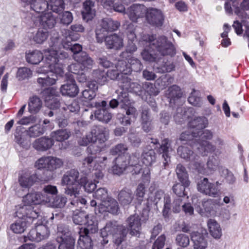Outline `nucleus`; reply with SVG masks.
Masks as SVG:
<instances>
[{
    "mask_svg": "<svg viewBox=\"0 0 249 249\" xmlns=\"http://www.w3.org/2000/svg\"><path fill=\"white\" fill-rule=\"evenodd\" d=\"M60 41L58 34H54V36L51 38L50 47L44 51L46 62L48 65V68L50 71L49 75L37 79L38 83L42 86H48L54 84L57 79L58 76H62L63 73V66L60 60L68 57V53L61 51L60 53L54 50L59 44Z\"/></svg>",
    "mask_w": 249,
    "mask_h": 249,
    "instance_id": "f257e3e1",
    "label": "nucleus"
},
{
    "mask_svg": "<svg viewBox=\"0 0 249 249\" xmlns=\"http://www.w3.org/2000/svg\"><path fill=\"white\" fill-rule=\"evenodd\" d=\"M141 45L145 46V48L141 53L143 60L146 61L153 62L156 57L152 53L154 49L162 55L174 56L176 53V48L173 44L169 41L165 36H161L156 40L153 36L144 35L140 41Z\"/></svg>",
    "mask_w": 249,
    "mask_h": 249,
    "instance_id": "f03ea898",
    "label": "nucleus"
},
{
    "mask_svg": "<svg viewBox=\"0 0 249 249\" xmlns=\"http://www.w3.org/2000/svg\"><path fill=\"white\" fill-rule=\"evenodd\" d=\"M213 137L212 133L205 130L203 131H198L196 133L194 131L182 133L181 134L180 140L181 141H194L193 146L196 147L200 154L202 156H206L208 153L214 151V147L210 144L207 140H210Z\"/></svg>",
    "mask_w": 249,
    "mask_h": 249,
    "instance_id": "7ed1b4c3",
    "label": "nucleus"
},
{
    "mask_svg": "<svg viewBox=\"0 0 249 249\" xmlns=\"http://www.w3.org/2000/svg\"><path fill=\"white\" fill-rule=\"evenodd\" d=\"M87 181L86 177L79 178V172L74 169L67 171L63 176L61 184L63 186H67L65 189V193L71 196H77L79 195L81 185Z\"/></svg>",
    "mask_w": 249,
    "mask_h": 249,
    "instance_id": "20e7f679",
    "label": "nucleus"
},
{
    "mask_svg": "<svg viewBox=\"0 0 249 249\" xmlns=\"http://www.w3.org/2000/svg\"><path fill=\"white\" fill-rule=\"evenodd\" d=\"M108 138V131L103 127L95 126L90 132L78 140V144L81 146H87L89 143H93L95 149L104 146V143Z\"/></svg>",
    "mask_w": 249,
    "mask_h": 249,
    "instance_id": "39448f33",
    "label": "nucleus"
},
{
    "mask_svg": "<svg viewBox=\"0 0 249 249\" xmlns=\"http://www.w3.org/2000/svg\"><path fill=\"white\" fill-rule=\"evenodd\" d=\"M127 232L124 226H117L111 222H109L101 230V235L102 237H106L109 235H112L114 243L119 245L124 240Z\"/></svg>",
    "mask_w": 249,
    "mask_h": 249,
    "instance_id": "423d86ee",
    "label": "nucleus"
},
{
    "mask_svg": "<svg viewBox=\"0 0 249 249\" xmlns=\"http://www.w3.org/2000/svg\"><path fill=\"white\" fill-rule=\"evenodd\" d=\"M125 60H119L117 64L118 70L123 74H128L132 71H140L142 68L140 61L137 58L130 55Z\"/></svg>",
    "mask_w": 249,
    "mask_h": 249,
    "instance_id": "0eeeda50",
    "label": "nucleus"
},
{
    "mask_svg": "<svg viewBox=\"0 0 249 249\" xmlns=\"http://www.w3.org/2000/svg\"><path fill=\"white\" fill-rule=\"evenodd\" d=\"M120 23L117 21L113 20L111 18L103 19L99 23L96 30V39L98 42L103 41L106 33L118 29Z\"/></svg>",
    "mask_w": 249,
    "mask_h": 249,
    "instance_id": "6e6552de",
    "label": "nucleus"
},
{
    "mask_svg": "<svg viewBox=\"0 0 249 249\" xmlns=\"http://www.w3.org/2000/svg\"><path fill=\"white\" fill-rule=\"evenodd\" d=\"M176 173L178 180L181 184L177 183L173 187L174 192L178 196L182 197L185 195V188L190 185L188 176L185 168L179 164L177 166Z\"/></svg>",
    "mask_w": 249,
    "mask_h": 249,
    "instance_id": "1a4fd4ad",
    "label": "nucleus"
},
{
    "mask_svg": "<svg viewBox=\"0 0 249 249\" xmlns=\"http://www.w3.org/2000/svg\"><path fill=\"white\" fill-rule=\"evenodd\" d=\"M218 182L213 183L208 181L207 178H204L198 184V190L206 195L216 197L219 195L220 189Z\"/></svg>",
    "mask_w": 249,
    "mask_h": 249,
    "instance_id": "9d476101",
    "label": "nucleus"
},
{
    "mask_svg": "<svg viewBox=\"0 0 249 249\" xmlns=\"http://www.w3.org/2000/svg\"><path fill=\"white\" fill-rule=\"evenodd\" d=\"M16 216L19 219L28 221V223H32L34 220L38 216V212L34 210L31 206L25 204L17 207Z\"/></svg>",
    "mask_w": 249,
    "mask_h": 249,
    "instance_id": "9b49d317",
    "label": "nucleus"
},
{
    "mask_svg": "<svg viewBox=\"0 0 249 249\" xmlns=\"http://www.w3.org/2000/svg\"><path fill=\"white\" fill-rule=\"evenodd\" d=\"M145 17L148 23L157 27L161 26L164 20L162 12L157 8L147 9Z\"/></svg>",
    "mask_w": 249,
    "mask_h": 249,
    "instance_id": "f8f14e48",
    "label": "nucleus"
},
{
    "mask_svg": "<svg viewBox=\"0 0 249 249\" xmlns=\"http://www.w3.org/2000/svg\"><path fill=\"white\" fill-rule=\"evenodd\" d=\"M147 8L142 4H134L128 7L125 14L130 20L137 22L139 19L143 18L146 15Z\"/></svg>",
    "mask_w": 249,
    "mask_h": 249,
    "instance_id": "ddd939ff",
    "label": "nucleus"
},
{
    "mask_svg": "<svg viewBox=\"0 0 249 249\" xmlns=\"http://www.w3.org/2000/svg\"><path fill=\"white\" fill-rule=\"evenodd\" d=\"M22 201L25 204L31 206L50 202V197L47 194L43 195L39 192H31L24 196Z\"/></svg>",
    "mask_w": 249,
    "mask_h": 249,
    "instance_id": "4468645a",
    "label": "nucleus"
},
{
    "mask_svg": "<svg viewBox=\"0 0 249 249\" xmlns=\"http://www.w3.org/2000/svg\"><path fill=\"white\" fill-rule=\"evenodd\" d=\"M150 174L149 169H145L142 175V182L138 184L135 192L136 199L140 203H141L143 200L146 187L150 182Z\"/></svg>",
    "mask_w": 249,
    "mask_h": 249,
    "instance_id": "2eb2a0df",
    "label": "nucleus"
},
{
    "mask_svg": "<svg viewBox=\"0 0 249 249\" xmlns=\"http://www.w3.org/2000/svg\"><path fill=\"white\" fill-rule=\"evenodd\" d=\"M46 106L51 109H56L60 107V103L56 97V90L53 88L44 89L42 92Z\"/></svg>",
    "mask_w": 249,
    "mask_h": 249,
    "instance_id": "dca6fc26",
    "label": "nucleus"
},
{
    "mask_svg": "<svg viewBox=\"0 0 249 249\" xmlns=\"http://www.w3.org/2000/svg\"><path fill=\"white\" fill-rule=\"evenodd\" d=\"M178 154L181 158L191 161L192 165H194L198 171L201 172L200 168L202 167L200 163H198L195 160H197V156L193 155V152L190 149L188 145H185L179 147L178 150Z\"/></svg>",
    "mask_w": 249,
    "mask_h": 249,
    "instance_id": "f3484780",
    "label": "nucleus"
},
{
    "mask_svg": "<svg viewBox=\"0 0 249 249\" xmlns=\"http://www.w3.org/2000/svg\"><path fill=\"white\" fill-rule=\"evenodd\" d=\"M104 39L107 49L119 50L124 46L123 37L121 35L114 34L107 36Z\"/></svg>",
    "mask_w": 249,
    "mask_h": 249,
    "instance_id": "a211bd4d",
    "label": "nucleus"
},
{
    "mask_svg": "<svg viewBox=\"0 0 249 249\" xmlns=\"http://www.w3.org/2000/svg\"><path fill=\"white\" fill-rule=\"evenodd\" d=\"M60 92L63 95L75 97L79 92V89L73 77L70 76L66 83L61 86Z\"/></svg>",
    "mask_w": 249,
    "mask_h": 249,
    "instance_id": "6ab92c4d",
    "label": "nucleus"
},
{
    "mask_svg": "<svg viewBox=\"0 0 249 249\" xmlns=\"http://www.w3.org/2000/svg\"><path fill=\"white\" fill-rule=\"evenodd\" d=\"M119 206L117 202L114 199L109 198L106 201H103L98 206L95 211L99 213H103L108 212L112 214H116L119 211Z\"/></svg>",
    "mask_w": 249,
    "mask_h": 249,
    "instance_id": "aec40b11",
    "label": "nucleus"
},
{
    "mask_svg": "<svg viewBox=\"0 0 249 249\" xmlns=\"http://www.w3.org/2000/svg\"><path fill=\"white\" fill-rule=\"evenodd\" d=\"M107 102L103 101L101 103H96L95 107L97 110L95 111V117L100 121L108 123L112 116L107 110Z\"/></svg>",
    "mask_w": 249,
    "mask_h": 249,
    "instance_id": "412c9836",
    "label": "nucleus"
},
{
    "mask_svg": "<svg viewBox=\"0 0 249 249\" xmlns=\"http://www.w3.org/2000/svg\"><path fill=\"white\" fill-rule=\"evenodd\" d=\"M118 99L122 103V107L126 110V114L127 115H131L135 118L138 113L136 109L131 105L127 93H122L119 95Z\"/></svg>",
    "mask_w": 249,
    "mask_h": 249,
    "instance_id": "4be33fe9",
    "label": "nucleus"
},
{
    "mask_svg": "<svg viewBox=\"0 0 249 249\" xmlns=\"http://www.w3.org/2000/svg\"><path fill=\"white\" fill-rule=\"evenodd\" d=\"M59 243L58 249H74L75 239L69 233H65L57 237Z\"/></svg>",
    "mask_w": 249,
    "mask_h": 249,
    "instance_id": "5701e85b",
    "label": "nucleus"
},
{
    "mask_svg": "<svg viewBox=\"0 0 249 249\" xmlns=\"http://www.w3.org/2000/svg\"><path fill=\"white\" fill-rule=\"evenodd\" d=\"M128 230L132 235L137 236L140 234L141 230V219L137 215L130 216L127 219Z\"/></svg>",
    "mask_w": 249,
    "mask_h": 249,
    "instance_id": "b1692460",
    "label": "nucleus"
},
{
    "mask_svg": "<svg viewBox=\"0 0 249 249\" xmlns=\"http://www.w3.org/2000/svg\"><path fill=\"white\" fill-rule=\"evenodd\" d=\"M79 238L76 249H93V243L89 233H85V230L79 231Z\"/></svg>",
    "mask_w": 249,
    "mask_h": 249,
    "instance_id": "393cba45",
    "label": "nucleus"
},
{
    "mask_svg": "<svg viewBox=\"0 0 249 249\" xmlns=\"http://www.w3.org/2000/svg\"><path fill=\"white\" fill-rule=\"evenodd\" d=\"M85 228H81L79 231L85 230L86 233H94L98 231V223L96 218L92 214H88L86 220L84 223Z\"/></svg>",
    "mask_w": 249,
    "mask_h": 249,
    "instance_id": "a878e982",
    "label": "nucleus"
},
{
    "mask_svg": "<svg viewBox=\"0 0 249 249\" xmlns=\"http://www.w3.org/2000/svg\"><path fill=\"white\" fill-rule=\"evenodd\" d=\"M94 3L91 0H86L83 3V10L82 12L83 18L88 21L95 16V10L94 8Z\"/></svg>",
    "mask_w": 249,
    "mask_h": 249,
    "instance_id": "bb28decb",
    "label": "nucleus"
},
{
    "mask_svg": "<svg viewBox=\"0 0 249 249\" xmlns=\"http://www.w3.org/2000/svg\"><path fill=\"white\" fill-rule=\"evenodd\" d=\"M102 150V146H99L98 148L95 149V145H90L87 148V151L89 155L85 158L83 161V164L85 167L90 168H94V155L100 152Z\"/></svg>",
    "mask_w": 249,
    "mask_h": 249,
    "instance_id": "cd10ccee",
    "label": "nucleus"
},
{
    "mask_svg": "<svg viewBox=\"0 0 249 249\" xmlns=\"http://www.w3.org/2000/svg\"><path fill=\"white\" fill-rule=\"evenodd\" d=\"M40 25L44 29H51L55 24V19L51 12H42L39 16Z\"/></svg>",
    "mask_w": 249,
    "mask_h": 249,
    "instance_id": "c85d7f7f",
    "label": "nucleus"
},
{
    "mask_svg": "<svg viewBox=\"0 0 249 249\" xmlns=\"http://www.w3.org/2000/svg\"><path fill=\"white\" fill-rule=\"evenodd\" d=\"M53 144V141L51 139L41 137L34 141L33 146L36 150L44 151L50 148Z\"/></svg>",
    "mask_w": 249,
    "mask_h": 249,
    "instance_id": "c756f323",
    "label": "nucleus"
},
{
    "mask_svg": "<svg viewBox=\"0 0 249 249\" xmlns=\"http://www.w3.org/2000/svg\"><path fill=\"white\" fill-rule=\"evenodd\" d=\"M128 162L124 156L118 157L116 159V164L112 167V171L114 174L120 175L125 170Z\"/></svg>",
    "mask_w": 249,
    "mask_h": 249,
    "instance_id": "7c9ffc66",
    "label": "nucleus"
},
{
    "mask_svg": "<svg viewBox=\"0 0 249 249\" xmlns=\"http://www.w3.org/2000/svg\"><path fill=\"white\" fill-rule=\"evenodd\" d=\"M72 40L71 35H69V36L66 38V41L64 40L62 42V45L64 48H65L67 51L72 52L74 53L73 57L76 55L80 54L79 53L82 51V46L78 44H72L71 41Z\"/></svg>",
    "mask_w": 249,
    "mask_h": 249,
    "instance_id": "2f4dec72",
    "label": "nucleus"
},
{
    "mask_svg": "<svg viewBox=\"0 0 249 249\" xmlns=\"http://www.w3.org/2000/svg\"><path fill=\"white\" fill-rule=\"evenodd\" d=\"M207 226L210 234L215 239H219L222 235V230L220 225L214 219L207 221Z\"/></svg>",
    "mask_w": 249,
    "mask_h": 249,
    "instance_id": "473e14b6",
    "label": "nucleus"
},
{
    "mask_svg": "<svg viewBox=\"0 0 249 249\" xmlns=\"http://www.w3.org/2000/svg\"><path fill=\"white\" fill-rule=\"evenodd\" d=\"M74 59L81 64L85 71L91 69L93 65V60L85 52H81L80 54L76 55Z\"/></svg>",
    "mask_w": 249,
    "mask_h": 249,
    "instance_id": "72a5a7b5",
    "label": "nucleus"
},
{
    "mask_svg": "<svg viewBox=\"0 0 249 249\" xmlns=\"http://www.w3.org/2000/svg\"><path fill=\"white\" fill-rule=\"evenodd\" d=\"M25 5H30L31 9L37 13H41L47 7L45 0H21Z\"/></svg>",
    "mask_w": 249,
    "mask_h": 249,
    "instance_id": "f704fd0d",
    "label": "nucleus"
},
{
    "mask_svg": "<svg viewBox=\"0 0 249 249\" xmlns=\"http://www.w3.org/2000/svg\"><path fill=\"white\" fill-rule=\"evenodd\" d=\"M191 239L194 242L195 249H205L206 248L207 243L200 233L197 232H192Z\"/></svg>",
    "mask_w": 249,
    "mask_h": 249,
    "instance_id": "c9c22d12",
    "label": "nucleus"
},
{
    "mask_svg": "<svg viewBox=\"0 0 249 249\" xmlns=\"http://www.w3.org/2000/svg\"><path fill=\"white\" fill-rule=\"evenodd\" d=\"M27 61L34 65L38 64L43 58L42 53L38 50H34L26 53Z\"/></svg>",
    "mask_w": 249,
    "mask_h": 249,
    "instance_id": "e433bc0d",
    "label": "nucleus"
},
{
    "mask_svg": "<svg viewBox=\"0 0 249 249\" xmlns=\"http://www.w3.org/2000/svg\"><path fill=\"white\" fill-rule=\"evenodd\" d=\"M28 223L27 221H25L22 219H19L11 224L10 228L15 233H22L26 230V228L32 224Z\"/></svg>",
    "mask_w": 249,
    "mask_h": 249,
    "instance_id": "4c0bfd02",
    "label": "nucleus"
},
{
    "mask_svg": "<svg viewBox=\"0 0 249 249\" xmlns=\"http://www.w3.org/2000/svg\"><path fill=\"white\" fill-rule=\"evenodd\" d=\"M117 70H111L108 71L107 72H101L99 74V76L97 79L98 83L100 85L105 84L106 81H107V76L106 75L110 78L111 79L114 80L118 78L119 76V72L120 71L118 70L117 68L116 67Z\"/></svg>",
    "mask_w": 249,
    "mask_h": 249,
    "instance_id": "58836bf2",
    "label": "nucleus"
},
{
    "mask_svg": "<svg viewBox=\"0 0 249 249\" xmlns=\"http://www.w3.org/2000/svg\"><path fill=\"white\" fill-rule=\"evenodd\" d=\"M42 107V102L39 98L34 96L29 99L28 110L31 113H37Z\"/></svg>",
    "mask_w": 249,
    "mask_h": 249,
    "instance_id": "ea45409f",
    "label": "nucleus"
},
{
    "mask_svg": "<svg viewBox=\"0 0 249 249\" xmlns=\"http://www.w3.org/2000/svg\"><path fill=\"white\" fill-rule=\"evenodd\" d=\"M35 178L27 173H23L19 176L18 182L22 188H28L33 185Z\"/></svg>",
    "mask_w": 249,
    "mask_h": 249,
    "instance_id": "a19ab883",
    "label": "nucleus"
},
{
    "mask_svg": "<svg viewBox=\"0 0 249 249\" xmlns=\"http://www.w3.org/2000/svg\"><path fill=\"white\" fill-rule=\"evenodd\" d=\"M47 6L53 12L59 13L64 9L65 4L64 0H49Z\"/></svg>",
    "mask_w": 249,
    "mask_h": 249,
    "instance_id": "79ce46f5",
    "label": "nucleus"
},
{
    "mask_svg": "<svg viewBox=\"0 0 249 249\" xmlns=\"http://www.w3.org/2000/svg\"><path fill=\"white\" fill-rule=\"evenodd\" d=\"M133 196L130 190H123L118 195V200L123 205L129 204L132 201Z\"/></svg>",
    "mask_w": 249,
    "mask_h": 249,
    "instance_id": "37998d69",
    "label": "nucleus"
},
{
    "mask_svg": "<svg viewBox=\"0 0 249 249\" xmlns=\"http://www.w3.org/2000/svg\"><path fill=\"white\" fill-rule=\"evenodd\" d=\"M238 2L237 0H227L225 3L226 12L229 14L232 13V8L235 13L239 16H242L241 11L238 7Z\"/></svg>",
    "mask_w": 249,
    "mask_h": 249,
    "instance_id": "c03bdc74",
    "label": "nucleus"
},
{
    "mask_svg": "<svg viewBox=\"0 0 249 249\" xmlns=\"http://www.w3.org/2000/svg\"><path fill=\"white\" fill-rule=\"evenodd\" d=\"M208 124V120L204 117H197L194 119L193 120L189 122V126L192 128H196V130L203 129L206 127Z\"/></svg>",
    "mask_w": 249,
    "mask_h": 249,
    "instance_id": "a18cd8bd",
    "label": "nucleus"
},
{
    "mask_svg": "<svg viewBox=\"0 0 249 249\" xmlns=\"http://www.w3.org/2000/svg\"><path fill=\"white\" fill-rule=\"evenodd\" d=\"M48 36V32L39 29L35 35L30 37L36 43L42 44L47 39Z\"/></svg>",
    "mask_w": 249,
    "mask_h": 249,
    "instance_id": "49530a36",
    "label": "nucleus"
},
{
    "mask_svg": "<svg viewBox=\"0 0 249 249\" xmlns=\"http://www.w3.org/2000/svg\"><path fill=\"white\" fill-rule=\"evenodd\" d=\"M156 160V154L154 150L150 149L144 152L142 156L143 163L147 166H151Z\"/></svg>",
    "mask_w": 249,
    "mask_h": 249,
    "instance_id": "de8ad7c7",
    "label": "nucleus"
},
{
    "mask_svg": "<svg viewBox=\"0 0 249 249\" xmlns=\"http://www.w3.org/2000/svg\"><path fill=\"white\" fill-rule=\"evenodd\" d=\"M51 137L56 141L62 142L67 140L70 136V132L67 130H59L53 132L51 133Z\"/></svg>",
    "mask_w": 249,
    "mask_h": 249,
    "instance_id": "09e8293b",
    "label": "nucleus"
},
{
    "mask_svg": "<svg viewBox=\"0 0 249 249\" xmlns=\"http://www.w3.org/2000/svg\"><path fill=\"white\" fill-rule=\"evenodd\" d=\"M141 119L143 130L148 132L150 129V116L148 109L146 107H143L141 113Z\"/></svg>",
    "mask_w": 249,
    "mask_h": 249,
    "instance_id": "8fccbe9b",
    "label": "nucleus"
},
{
    "mask_svg": "<svg viewBox=\"0 0 249 249\" xmlns=\"http://www.w3.org/2000/svg\"><path fill=\"white\" fill-rule=\"evenodd\" d=\"M87 216L88 214L86 212L77 210L73 212L72 220L75 224L82 225Z\"/></svg>",
    "mask_w": 249,
    "mask_h": 249,
    "instance_id": "3c124183",
    "label": "nucleus"
},
{
    "mask_svg": "<svg viewBox=\"0 0 249 249\" xmlns=\"http://www.w3.org/2000/svg\"><path fill=\"white\" fill-rule=\"evenodd\" d=\"M67 201L66 197L63 196H57L52 201L50 199V202L47 203H50V206L53 207L61 208L64 207Z\"/></svg>",
    "mask_w": 249,
    "mask_h": 249,
    "instance_id": "603ef678",
    "label": "nucleus"
},
{
    "mask_svg": "<svg viewBox=\"0 0 249 249\" xmlns=\"http://www.w3.org/2000/svg\"><path fill=\"white\" fill-rule=\"evenodd\" d=\"M49 168L48 170L53 171L60 168L63 164L62 160L52 156H49Z\"/></svg>",
    "mask_w": 249,
    "mask_h": 249,
    "instance_id": "864d4df0",
    "label": "nucleus"
},
{
    "mask_svg": "<svg viewBox=\"0 0 249 249\" xmlns=\"http://www.w3.org/2000/svg\"><path fill=\"white\" fill-rule=\"evenodd\" d=\"M137 47L136 45V42H127L125 51L122 52L121 54V57L122 58H127L129 57L131 54L136 52Z\"/></svg>",
    "mask_w": 249,
    "mask_h": 249,
    "instance_id": "5fc2aeb1",
    "label": "nucleus"
},
{
    "mask_svg": "<svg viewBox=\"0 0 249 249\" xmlns=\"http://www.w3.org/2000/svg\"><path fill=\"white\" fill-rule=\"evenodd\" d=\"M45 131L43 127L36 124L30 127L28 130V134L31 137H36L42 135Z\"/></svg>",
    "mask_w": 249,
    "mask_h": 249,
    "instance_id": "6e6d98bb",
    "label": "nucleus"
},
{
    "mask_svg": "<svg viewBox=\"0 0 249 249\" xmlns=\"http://www.w3.org/2000/svg\"><path fill=\"white\" fill-rule=\"evenodd\" d=\"M32 75V71L28 68L22 67L18 69L17 77L19 80H23L30 78Z\"/></svg>",
    "mask_w": 249,
    "mask_h": 249,
    "instance_id": "4d7b16f0",
    "label": "nucleus"
},
{
    "mask_svg": "<svg viewBox=\"0 0 249 249\" xmlns=\"http://www.w3.org/2000/svg\"><path fill=\"white\" fill-rule=\"evenodd\" d=\"M93 196L94 198L100 200L101 202L106 201L110 197H108L107 191L105 188H99L93 194Z\"/></svg>",
    "mask_w": 249,
    "mask_h": 249,
    "instance_id": "13d9d810",
    "label": "nucleus"
},
{
    "mask_svg": "<svg viewBox=\"0 0 249 249\" xmlns=\"http://www.w3.org/2000/svg\"><path fill=\"white\" fill-rule=\"evenodd\" d=\"M38 236L40 238V241L47 238L49 235V231L48 228L44 225H40L37 226L36 228Z\"/></svg>",
    "mask_w": 249,
    "mask_h": 249,
    "instance_id": "bf43d9fd",
    "label": "nucleus"
},
{
    "mask_svg": "<svg viewBox=\"0 0 249 249\" xmlns=\"http://www.w3.org/2000/svg\"><path fill=\"white\" fill-rule=\"evenodd\" d=\"M128 150V147L125 144L120 143L116 145L111 150V153L113 155H119V156H123L122 154H124ZM124 156H125L124 155Z\"/></svg>",
    "mask_w": 249,
    "mask_h": 249,
    "instance_id": "052dcab7",
    "label": "nucleus"
},
{
    "mask_svg": "<svg viewBox=\"0 0 249 249\" xmlns=\"http://www.w3.org/2000/svg\"><path fill=\"white\" fill-rule=\"evenodd\" d=\"M49 161V156L42 157L36 160L35 166L38 169H45L48 170Z\"/></svg>",
    "mask_w": 249,
    "mask_h": 249,
    "instance_id": "680f3d73",
    "label": "nucleus"
},
{
    "mask_svg": "<svg viewBox=\"0 0 249 249\" xmlns=\"http://www.w3.org/2000/svg\"><path fill=\"white\" fill-rule=\"evenodd\" d=\"M69 71L75 75L80 74L85 71L79 62L71 64L68 67Z\"/></svg>",
    "mask_w": 249,
    "mask_h": 249,
    "instance_id": "e2e57ef3",
    "label": "nucleus"
},
{
    "mask_svg": "<svg viewBox=\"0 0 249 249\" xmlns=\"http://www.w3.org/2000/svg\"><path fill=\"white\" fill-rule=\"evenodd\" d=\"M59 18L61 23L68 25L71 22L73 17L70 12L65 11L59 15Z\"/></svg>",
    "mask_w": 249,
    "mask_h": 249,
    "instance_id": "0e129e2a",
    "label": "nucleus"
},
{
    "mask_svg": "<svg viewBox=\"0 0 249 249\" xmlns=\"http://www.w3.org/2000/svg\"><path fill=\"white\" fill-rule=\"evenodd\" d=\"M177 244L182 247H186L189 245L190 240L188 236L180 234L178 235L176 238Z\"/></svg>",
    "mask_w": 249,
    "mask_h": 249,
    "instance_id": "69168bd1",
    "label": "nucleus"
},
{
    "mask_svg": "<svg viewBox=\"0 0 249 249\" xmlns=\"http://www.w3.org/2000/svg\"><path fill=\"white\" fill-rule=\"evenodd\" d=\"M188 102L194 106H199L200 105V99L197 96L196 92H192L188 98Z\"/></svg>",
    "mask_w": 249,
    "mask_h": 249,
    "instance_id": "338daca9",
    "label": "nucleus"
},
{
    "mask_svg": "<svg viewBox=\"0 0 249 249\" xmlns=\"http://www.w3.org/2000/svg\"><path fill=\"white\" fill-rule=\"evenodd\" d=\"M165 236L161 235L159 236L154 243L152 249H162L165 244Z\"/></svg>",
    "mask_w": 249,
    "mask_h": 249,
    "instance_id": "774afa93",
    "label": "nucleus"
}]
</instances>
